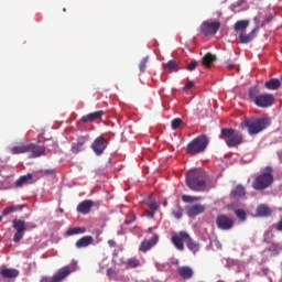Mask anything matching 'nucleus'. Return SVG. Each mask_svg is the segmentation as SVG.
<instances>
[{"mask_svg": "<svg viewBox=\"0 0 282 282\" xmlns=\"http://www.w3.org/2000/svg\"><path fill=\"white\" fill-rule=\"evenodd\" d=\"M270 124H272L270 118L251 117L240 123V129H247L249 135H257L261 131H265Z\"/></svg>", "mask_w": 282, "mask_h": 282, "instance_id": "obj_1", "label": "nucleus"}, {"mask_svg": "<svg viewBox=\"0 0 282 282\" xmlns=\"http://www.w3.org/2000/svg\"><path fill=\"white\" fill-rule=\"evenodd\" d=\"M189 237L191 235H188V232L178 231L171 237V241L174 248H176V250H180V252H183L184 243H187Z\"/></svg>", "mask_w": 282, "mask_h": 282, "instance_id": "obj_8", "label": "nucleus"}, {"mask_svg": "<svg viewBox=\"0 0 282 282\" xmlns=\"http://www.w3.org/2000/svg\"><path fill=\"white\" fill-rule=\"evenodd\" d=\"M257 215L258 217H270L272 215V210L265 205H260L257 208Z\"/></svg>", "mask_w": 282, "mask_h": 282, "instance_id": "obj_30", "label": "nucleus"}, {"mask_svg": "<svg viewBox=\"0 0 282 282\" xmlns=\"http://www.w3.org/2000/svg\"><path fill=\"white\" fill-rule=\"evenodd\" d=\"M248 97L250 98V100H253L254 104L257 98H259V87L254 86L252 88H249Z\"/></svg>", "mask_w": 282, "mask_h": 282, "instance_id": "obj_34", "label": "nucleus"}, {"mask_svg": "<svg viewBox=\"0 0 282 282\" xmlns=\"http://www.w3.org/2000/svg\"><path fill=\"white\" fill-rule=\"evenodd\" d=\"M195 87V83L191 82L187 79L185 86H184V91H188L189 89H193Z\"/></svg>", "mask_w": 282, "mask_h": 282, "instance_id": "obj_41", "label": "nucleus"}, {"mask_svg": "<svg viewBox=\"0 0 282 282\" xmlns=\"http://www.w3.org/2000/svg\"><path fill=\"white\" fill-rule=\"evenodd\" d=\"M108 245H109L111 248H116V246H117L116 240H108Z\"/></svg>", "mask_w": 282, "mask_h": 282, "instance_id": "obj_45", "label": "nucleus"}, {"mask_svg": "<svg viewBox=\"0 0 282 282\" xmlns=\"http://www.w3.org/2000/svg\"><path fill=\"white\" fill-rule=\"evenodd\" d=\"M202 197L199 196H192V202H199Z\"/></svg>", "mask_w": 282, "mask_h": 282, "instance_id": "obj_46", "label": "nucleus"}, {"mask_svg": "<svg viewBox=\"0 0 282 282\" xmlns=\"http://www.w3.org/2000/svg\"><path fill=\"white\" fill-rule=\"evenodd\" d=\"M67 10L66 9H63V12H66Z\"/></svg>", "mask_w": 282, "mask_h": 282, "instance_id": "obj_52", "label": "nucleus"}, {"mask_svg": "<svg viewBox=\"0 0 282 282\" xmlns=\"http://www.w3.org/2000/svg\"><path fill=\"white\" fill-rule=\"evenodd\" d=\"M147 65H149V57H143L139 63V69L141 74L147 72Z\"/></svg>", "mask_w": 282, "mask_h": 282, "instance_id": "obj_36", "label": "nucleus"}, {"mask_svg": "<svg viewBox=\"0 0 282 282\" xmlns=\"http://www.w3.org/2000/svg\"><path fill=\"white\" fill-rule=\"evenodd\" d=\"M59 213H65V210L63 208H59Z\"/></svg>", "mask_w": 282, "mask_h": 282, "instance_id": "obj_50", "label": "nucleus"}, {"mask_svg": "<svg viewBox=\"0 0 282 282\" xmlns=\"http://www.w3.org/2000/svg\"><path fill=\"white\" fill-rule=\"evenodd\" d=\"M85 232H87L86 227H73L66 230V236L74 237V235H85Z\"/></svg>", "mask_w": 282, "mask_h": 282, "instance_id": "obj_27", "label": "nucleus"}, {"mask_svg": "<svg viewBox=\"0 0 282 282\" xmlns=\"http://www.w3.org/2000/svg\"><path fill=\"white\" fill-rule=\"evenodd\" d=\"M31 158H41V155H45V145H36L34 143H29Z\"/></svg>", "mask_w": 282, "mask_h": 282, "instance_id": "obj_18", "label": "nucleus"}, {"mask_svg": "<svg viewBox=\"0 0 282 282\" xmlns=\"http://www.w3.org/2000/svg\"><path fill=\"white\" fill-rule=\"evenodd\" d=\"M2 279H17L19 270L4 268L0 271Z\"/></svg>", "mask_w": 282, "mask_h": 282, "instance_id": "obj_22", "label": "nucleus"}, {"mask_svg": "<svg viewBox=\"0 0 282 282\" xmlns=\"http://www.w3.org/2000/svg\"><path fill=\"white\" fill-rule=\"evenodd\" d=\"M148 206H149L150 210H152L150 213V216L153 217L155 210H158V203L155 200L148 199Z\"/></svg>", "mask_w": 282, "mask_h": 282, "instance_id": "obj_37", "label": "nucleus"}, {"mask_svg": "<svg viewBox=\"0 0 282 282\" xmlns=\"http://www.w3.org/2000/svg\"><path fill=\"white\" fill-rule=\"evenodd\" d=\"M275 228H276V230H279L280 232H282V218L280 219V221H278V223L275 224Z\"/></svg>", "mask_w": 282, "mask_h": 282, "instance_id": "obj_44", "label": "nucleus"}, {"mask_svg": "<svg viewBox=\"0 0 282 282\" xmlns=\"http://www.w3.org/2000/svg\"><path fill=\"white\" fill-rule=\"evenodd\" d=\"M83 149H84V143L78 142L72 147V153H80V151H83Z\"/></svg>", "mask_w": 282, "mask_h": 282, "instance_id": "obj_38", "label": "nucleus"}, {"mask_svg": "<svg viewBox=\"0 0 282 282\" xmlns=\"http://www.w3.org/2000/svg\"><path fill=\"white\" fill-rule=\"evenodd\" d=\"M178 274L182 279L188 280L193 279V269L191 267H181L178 268Z\"/></svg>", "mask_w": 282, "mask_h": 282, "instance_id": "obj_24", "label": "nucleus"}, {"mask_svg": "<svg viewBox=\"0 0 282 282\" xmlns=\"http://www.w3.org/2000/svg\"><path fill=\"white\" fill-rule=\"evenodd\" d=\"M257 32H259V29H253L249 34H239V42L242 44L251 43V41H254L257 37Z\"/></svg>", "mask_w": 282, "mask_h": 282, "instance_id": "obj_19", "label": "nucleus"}, {"mask_svg": "<svg viewBox=\"0 0 282 282\" xmlns=\"http://www.w3.org/2000/svg\"><path fill=\"white\" fill-rule=\"evenodd\" d=\"M12 228H14L15 230V234L13 236V241L15 243H19V241H21V239H23L25 235V221L15 218L12 220Z\"/></svg>", "mask_w": 282, "mask_h": 282, "instance_id": "obj_11", "label": "nucleus"}, {"mask_svg": "<svg viewBox=\"0 0 282 282\" xmlns=\"http://www.w3.org/2000/svg\"><path fill=\"white\" fill-rule=\"evenodd\" d=\"M164 69H165V72H169L170 74H173V72H178L180 70V62H177L175 59H171L164 65Z\"/></svg>", "mask_w": 282, "mask_h": 282, "instance_id": "obj_23", "label": "nucleus"}, {"mask_svg": "<svg viewBox=\"0 0 282 282\" xmlns=\"http://www.w3.org/2000/svg\"><path fill=\"white\" fill-rule=\"evenodd\" d=\"M250 24V22L248 20H240L237 21L234 25V30L236 32H241V30H246L248 28V25Z\"/></svg>", "mask_w": 282, "mask_h": 282, "instance_id": "obj_32", "label": "nucleus"}, {"mask_svg": "<svg viewBox=\"0 0 282 282\" xmlns=\"http://www.w3.org/2000/svg\"><path fill=\"white\" fill-rule=\"evenodd\" d=\"M90 147L95 155H102L107 150V147H109V140L105 139L102 135H99L94 140Z\"/></svg>", "mask_w": 282, "mask_h": 282, "instance_id": "obj_9", "label": "nucleus"}, {"mask_svg": "<svg viewBox=\"0 0 282 282\" xmlns=\"http://www.w3.org/2000/svg\"><path fill=\"white\" fill-rule=\"evenodd\" d=\"M198 65L199 63L197 61H193L189 64H187L186 69L187 72H193V69H195Z\"/></svg>", "mask_w": 282, "mask_h": 282, "instance_id": "obj_40", "label": "nucleus"}, {"mask_svg": "<svg viewBox=\"0 0 282 282\" xmlns=\"http://www.w3.org/2000/svg\"><path fill=\"white\" fill-rule=\"evenodd\" d=\"M91 243H94V237H91V236H84V237L79 238L75 242V247L78 250H80L83 248H88V246H91Z\"/></svg>", "mask_w": 282, "mask_h": 282, "instance_id": "obj_16", "label": "nucleus"}, {"mask_svg": "<svg viewBox=\"0 0 282 282\" xmlns=\"http://www.w3.org/2000/svg\"><path fill=\"white\" fill-rule=\"evenodd\" d=\"M235 8H239V4H231V6H230V10H231L232 12H235Z\"/></svg>", "mask_w": 282, "mask_h": 282, "instance_id": "obj_47", "label": "nucleus"}, {"mask_svg": "<svg viewBox=\"0 0 282 282\" xmlns=\"http://www.w3.org/2000/svg\"><path fill=\"white\" fill-rule=\"evenodd\" d=\"M91 208H94V202L87 199L77 205V213H80L82 215H89V213H91Z\"/></svg>", "mask_w": 282, "mask_h": 282, "instance_id": "obj_14", "label": "nucleus"}, {"mask_svg": "<svg viewBox=\"0 0 282 282\" xmlns=\"http://www.w3.org/2000/svg\"><path fill=\"white\" fill-rule=\"evenodd\" d=\"M274 182V176L272 175V166H267L260 175H258L252 182V188L254 191H265L270 188Z\"/></svg>", "mask_w": 282, "mask_h": 282, "instance_id": "obj_4", "label": "nucleus"}, {"mask_svg": "<svg viewBox=\"0 0 282 282\" xmlns=\"http://www.w3.org/2000/svg\"><path fill=\"white\" fill-rule=\"evenodd\" d=\"M235 215L240 219V221H246V210L243 209H236Z\"/></svg>", "mask_w": 282, "mask_h": 282, "instance_id": "obj_39", "label": "nucleus"}, {"mask_svg": "<svg viewBox=\"0 0 282 282\" xmlns=\"http://www.w3.org/2000/svg\"><path fill=\"white\" fill-rule=\"evenodd\" d=\"M182 202H185V204H191L193 202V196L189 195H183Z\"/></svg>", "mask_w": 282, "mask_h": 282, "instance_id": "obj_42", "label": "nucleus"}, {"mask_svg": "<svg viewBox=\"0 0 282 282\" xmlns=\"http://www.w3.org/2000/svg\"><path fill=\"white\" fill-rule=\"evenodd\" d=\"M227 67H228V69H232V68H235V65L234 64H228Z\"/></svg>", "mask_w": 282, "mask_h": 282, "instance_id": "obj_48", "label": "nucleus"}, {"mask_svg": "<svg viewBox=\"0 0 282 282\" xmlns=\"http://www.w3.org/2000/svg\"><path fill=\"white\" fill-rule=\"evenodd\" d=\"M33 175L32 174H26V175H22L20 176L17 182H15V186L17 188H21V186H24V184H32V182H30L32 180Z\"/></svg>", "mask_w": 282, "mask_h": 282, "instance_id": "obj_25", "label": "nucleus"}, {"mask_svg": "<svg viewBox=\"0 0 282 282\" xmlns=\"http://www.w3.org/2000/svg\"><path fill=\"white\" fill-rule=\"evenodd\" d=\"M173 215L176 219H182V210H173Z\"/></svg>", "mask_w": 282, "mask_h": 282, "instance_id": "obj_43", "label": "nucleus"}, {"mask_svg": "<svg viewBox=\"0 0 282 282\" xmlns=\"http://www.w3.org/2000/svg\"><path fill=\"white\" fill-rule=\"evenodd\" d=\"M105 116V111L98 110L95 112H90L82 118L84 122H94V120H100Z\"/></svg>", "mask_w": 282, "mask_h": 282, "instance_id": "obj_21", "label": "nucleus"}, {"mask_svg": "<svg viewBox=\"0 0 282 282\" xmlns=\"http://www.w3.org/2000/svg\"><path fill=\"white\" fill-rule=\"evenodd\" d=\"M274 105V95L272 94H262L256 98L254 106L260 107L261 109H268Z\"/></svg>", "mask_w": 282, "mask_h": 282, "instance_id": "obj_12", "label": "nucleus"}, {"mask_svg": "<svg viewBox=\"0 0 282 282\" xmlns=\"http://www.w3.org/2000/svg\"><path fill=\"white\" fill-rule=\"evenodd\" d=\"M23 208H25V205H13L4 208L2 215L3 217H8V215H11V213H19V210H23Z\"/></svg>", "mask_w": 282, "mask_h": 282, "instance_id": "obj_29", "label": "nucleus"}, {"mask_svg": "<svg viewBox=\"0 0 282 282\" xmlns=\"http://www.w3.org/2000/svg\"><path fill=\"white\" fill-rule=\"evenodd\" d=\"M231 197H234L235 199H239V197H246V187L241 185H237L231 191Z\"/></svg>", "mask_w": 282, "mask_h": 282, "instance_id": "obj_26", "label": "nucleus"}, {"mask_svg": "<svg viewBox=\"0 0 282 282\" xmlns=\"http://www.w3.org/2000/svg\"><path fill=\"white\" fill-rule=\"evenodd\" d=\"M204 210H206V207L200 204H196V205L186 207L188 217H197V215H202V213H204Z\"/></svg>", "mask_w": 282, "mask_h": 282, "instance_id": "obj_15", "label": "nucleus"}, {"mask_svg": "<svg viewBox=\"0 0 282 282\" xmlns=\"http://www.w3.org/2000/svg\"><path fill=\"white\" fill-rule=\"evenodd\" d=\"M3 173V166L0 165V175Z\"/></svg>", "mask_w": 282, "mask_h": 282, "instance_id": "obj_49", "label": "nucleus"}, {"mask_svg": "<svg viewBox=\"0 0 282 282\" xmlns=\"http://www.w3.org/2000/svg\"><path fill=\"white\" fill-rule=\"evenodd\" d=\"M216 226L218 230H232V228L235 227V220H232V218L221 214L218 215L216 218Z\"/></svg>", "mask_w": 282, "mask_h": 282, "instance_id": "obj_10", "label": "nucleus"}, {"mask_svg": "<svg viewBox=\"0 0 282 282\" xmlns=\"http://www.w3.org/2000/svg\"><path fill=\"white\" fill-rule=\"evenodd\" d=\"M34 145H30V143L28 144H20V145H15L13 148L10 149L12 155H20L21 153H30V150L33 148Z\"/></svg>", "mask_w": 282, "mask_h": 282, "instance_id": "obj_17", "label": "nucleus"}, {"mask_svg": "<svg viewBox=\"0 0 282 282\" xmlns=\"http://www.w3.org/2000/svg\"><path fill=\"white\" fill-rule=\"evenodd\" d=\"M215 61H217V56L207 53L203 57V65H205V67H210V64L215 63Z\"/></svg>", "mask_w": 282, "mask_h": 282, "instance_id": "obj_33", "label": "nucleus"}, {"mask_svg": "<svg viewBox=\"0 0 282 282\" xmlns=\"http://www.w3.org/2000/svg\"><path fill=\"white\" fill-rule=\"evenodd\" d=\"M72 272H76V264H68L61 268L52 278L42 276L40 282H63Z\"/></svg>", "mask_w": 282, "mask_h": 282, "instance_id": "obj_6", "label": "nucleus"}, {"mask_svg": "<svg viewBox=\"0 0 282 282\" xmlns=\"http://www.w3.org/2000/svg\"><path fill=\"white\" fill-rule=\"evenodd\" d=\"M219 139L226 140V145L229 147V149L243 144V134L237 133L232 128H223Z\"/></svg>", "mask_w": 282, "mask_h": 282, "instance_id": "obj_5", "label": "nucleus"}, {"mask_svg": "<svg viewBox=\"0 0 282 282\" xmlns=\"http://www.w3.org/2000/svg\"><path fill=\"white\" fill-rule=\"evenodd\" d=\"M186 186L195 193L206 191V172L204 170H191L186 175Z\"/></svg>", "mask_w": 282, "mask_h": 282, "instance_id": "obj_2", "label": "nucleus"}, {"mask_svg": "<svg viewBox=\"0 0 282 282\" xmlns=\"http://www.w3.org/2000/svg\"><path fill=\"white\" fill-rule=\"evenodd\" d=\"M184 126V120L181 118H175L171 121V128L173 131H176V129H180V127Z\"/></svg>", "mask_w": 282, "mask_h": 282, "instance_id": "obj_35", "label": "nucleus"}, {"mask_svg": "<svg viewBox=\"0 0 282 282\" xmlns=\"http://www.w3.org/2000/svg\"><path fill=\"white\" fill-rule=\"evenodd\" d=\"M158 240H159L158 235H154L150 239L143 240L141 242V245L139 246L140 252H149V250H151V248H153V246H155L158 243Z\"/></svg>", "mask_w": 282, "mask_h": 282, "instance_id": "obj_13", "label": "nucleus"}, {"mask_svg": "<svg viewBox=\"0 0 282 282\" xmlns=\"http://www.w3.org/2000/svg\"><path fill=\"white\" fill-rule=\"evenodd\" d=\"M186 246H187V249L193 252V254H197V251L199 250L200 248V245L199 242L195 241L193 238H189L187 239V242H186Z\"/></svg>", "mask_w": 282, "mask_h": 282, "instance_id": "obj_28", "label": "nucleus"}, {"mask_svg": "<svg viewBox=\"0 0 282 282\" xmlns=\"http://www.w3.org/2000/svg\"><path fill=\"white\" fill-rule=\"evenodd\" d=\"M219 28H221L219 21H204L200 24V34H203V36H215L217 32H219Z\"/></svg>", "mask_w": 282, "mask_h": 282, "instance_id": "obj_7", "label": "nucleus"}, {"mask_svg": "<svg viewBox=\"0 0 282 282\" xmlns=\"http://www.w3.org/2000/svg\"><path fill=\"white\" fill-rule=\"evenodd\" d=\"M264 87L269 91H276V90L281 89V79H279V78H271V79H269V80H267L264 83Z\"/></svg>", "mask_w": 282, "mask_h": 282, "instance_id": "obj_20", "label": "nucleus"}, {"mask_svg": "<svg viewBox=\"0 0 282 282\" xmlns=\"http://www.w3.org/2000/svg\"><path fill=\"white\" fill-rule=\"evenodd\" d=\"M3 219V216H0V221Z\"/></svg>", "mask_w": 282, "mask_h": 282, "instance_id": "obj_51", "label": "nucleus"}, {"mask_svg": "<svg viewBox=\"0 0 282 282\" xmlns=\"http://www.w3.org/2000/svg\"><path fill=\"white\" fill-rule=\"evenodd\" d=\"M208 144H210V139L208 135L200 134L186 145V153L187 155H197L199 153H204L206 149H208Z\"/></svg>", "mask_w": 282, "mask_h": 282, "instance_id": "obj_3", "label": "nucleus"}, {"mask_svg": "<svg viewBox=\"0 0 282 282\" xmlns=\"http://www.w3.org/2000/svg\"><path fill=\"white\" fill-rule=\"evenodd\" d=\"M123 264L127 269L140 268V260L138 258H129Z\"/></svg>", "mask_w": 282, "mask_h": 282, "instance_id": "obj_31", "label": "nucleus"}]
</instances>
